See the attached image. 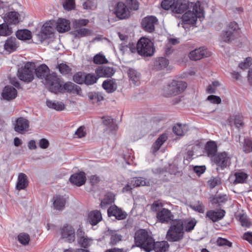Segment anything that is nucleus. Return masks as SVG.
I'll return each mask as SVG.
<instances>
[{
	"instance_id": "obj_1",
	"label": "nucleus",
	"mask_w": 252,
	"mask_h": 252,
	"mask_svg": "<svg viewBox=\"0 0 252 252\" xmlns=\"http://www.w3.org/2000/svg\"><path fill=\"white\" fill-rule=\"evenodd\" d=\"M173 12L182 14L185 12L182 16V21L186 24L194 25L197 18H201L203 15L200 5L188 0H176L173 9Z\"/></svg>"
},
{
	"instance_id": "obj_2",
	"label": "nucleus",
	"mask_w": 252,
	"mask_h": 252,
	"mask_svg": "<svg viewBox=\"0 0 252 252\" xmlns=\"http://www.w3.org/2000/svg\"><path fill=\"white\" fill-rule=\"evenodd\" d=\"M184 221L182 220H175L171 223L166 238L170 242H179L184 236Z\"/></svg>"
},
{
	"instance_id": "obj_3",
	"label": "nucleus",
	"mask_w": 252,
	"mask_h": 252,
	"mask_svg": "<svg viewBox=\"0 0 252 252\" xmlns=\"http://www.w3.org/2000/svg\"><path fill=\"white\" fill-rule=\"evenodd\" d=\"M134 239L136 246L141 247L147 252L152 250L154 240L145 230L140 229L136 231Z\"/></svg>"
},
{
	"instance_id": "obj_4",
	"label": "nucleus",
	"mask_w": 252,
	"mask_h": 252,
	"mask_svg": "<svg viewBox=\"0 0 252 252\" xmlns=\"http://www.w3.org/2000/svg\"><path fill=\"white\" fill-rule=\"evenodd\" d=\"M187 86L185 81L173 80L170 83L163 87L162 94L168 97L177 95L183 93Z\"/></svg>"
},
{
	"instance_id": "obj_5",
	"label": "nucleus",
	"mask_w": 252,
	"mask_h": 252,
	"mask_svg": "<svg viewBox=\"0 0 252 252\" xmlns=\"http://www.w3.org/2000/svg\"><path fill=\"white\" fill-rule=\"evenodd\" d=\"M137 53L144 57H151L155 52L154 43L149 38L141 37L138 41L136 45Z\"/></svg>"
},
{
	"instance_id": "obj_6",
	"label": "nucleus",
	"mask_w": 252,
	"mask_h": 252,
	"mask_svg": "<svg viewBox=\"0 0 252 252\" xmlns=\"http://www.w3.org/2000/svg\"><path fill=\"white\" fill-rule=\"evenodd\" d=\"M35 65L34 63L27 62L18 70L17 76L19 79L26 83H30L34 79V70Z\"/></svg>"
},
{
	"instance_id": "obj_7",
	"label": "nucleus",
	"mask_w": 252,
	"mask_h": 252,
	"mask_svg": "<svg viewBox=\"0 0 252 252\" xmlns=\"http://www.w3.org/2000/svg\"><path fill=\"white\" fill-rule=\"evenodd\" d=\"M238 30V25L236 22H232L228 25L227 30L223 31L221 35L222 40L225 42H229L235 38V34Z\"/></svg>"
},
{
	"instance_id": "obj_8",
	"label": "nucleus",
	"mask_w": 252,
	"mask_h": 252,
	"mask_svg": "<svg viewBox=\"0 0 252 252\" xmlns=\"http://www.w3.org/2000/svg\"><path fill=\"white\" fill-rule=\"evenodd\" d=\"M46 84L49 85V91L55 94L62 92L63 85L60 79L55 73H52L48 77Z\"/></svg>"
},
{
	"instance_id": "obj_9",
	"label": "nucleus",
	"mask_w": 252,
	"mask_h": 252,
	"mask_svg": "<svg viewBox=\"0 0 252 252\" xmlns=\"http://www.w3.org/2000/svg\"><path fill=\"white\" fill-rule=\"evenodd\" d=\"M158 22V18L153 15H148L142 19L141 25L142 29L149 33L153 32L155 30V25Z\"/></svg>"
},
{
	"instance_id": "obj_10",
	"label": "nucleus",
	"mask_w": 252,
	"mask_h": 252,
	"mask_svg": "<svg viewBox=\"0 0 252 252\" xmlns=\"http://www.w3.org/2000/svg\"><path fill=\"white\" fill-rule=\"evenodd\" d=\"M114 13L121 20L127 19L130 16V11L127 6L122 1H119L116 4Z\"/></svg>"
},
{
	"instance_id": "obj_11",
	"label": "nucleus",
	"mask_w": 252,
	"mask_h": 252,
	"mask_svg": "<svg viewBox=\"0 0 252 252\" xmlns=\"http://www.w3.org/2000/svg\"><path fill=\"white\" fill-rule=\"evenodd\" d=\"M230 159L228 154L224 152L218 154L215 157L214 160L219 167L223 169L230 164Z\"/></svg>"
},
{
	"instance_id": "obj_12",
	"label": "nucleus",
	"mask_w": 252,
	"mask_h": 252,
	"mask_svg": "<svg viewBox=\"0 0 252 252\" xmlns=\"http://www.w3.org/2000/svg\"><path fill=\"white\" fill-rule=\"evenodd\" d=\"M60 234L63 239H66L69 243L75 239V232L74 228L70 225L65 224L61 228Z\"/></svg>"
},
{
	"instance_id": "obj_13",
	"label": "nucleus",
	"mask_w": 252,
	"mask_h": 252,
	"mask_svg": "<svg viewBox=\"0 0 252 252\" xmlns=\"http://www.w3.org/2000/svg\"><path fill=\"white\" fill-rule=\"evenodd\" d=\"M210 55V52L204 47H202L191 51L189 53V57L191 60L197 61L202 58L208 57Z\"/></svg>"
},
{
	"instance_id": "obj_14",
	"label": "nucleus",
	"mask_w": 252,
	"mask_h": 252,
	"mask_svg": "<svg viewBox=\"0 0 252 252\" xmlns=\"http://www.w3.org/2000/svg\"><path fill=\"white\" fill-rule=\"evenodd\" d=\"M173 217L174 215L171 212L165 208H162L157 213V218L161 223H168L170 220H173Z\"/></svg>"
},
{
	"instance_id": "obj_15",
	"label": "nucleus",
	"mask_w": 252,
	"mask_h": 252,
	"mask_svg": "<svg viewBox=\"0 0 252 252\" xmlns=\"http://www.w3.org/2000/svg\"><path fill=\"white\" fill-rule=\"evenodd\" d=\"M4 22L8 25H17L20 22V14L16 11L7 12L3 17Z\"/></svg>"
},
{
	"instance_id": "obj_16",
	"label": "nucleus",
	"mask_w": 252,
	"mask_h": 252,
	"mask_svg": "<svg viewBox=\"0 0 252 252\" xmlns=\"http://www.w3.org/2000/svg\"><path fill=\"white\" fill-rule=\"evenodd\" d=\"M107 213L109 217L114 216L119 220L125 219L127 216L125 212L116 205L110 206L107 210Z\"/></svg>"
},
{
	"instance_id": "obj_17",
	"label": "nucleus",
	"mask_w": 252,
	"mask_h": 252,
	"mask_svg": "<svg viewBox=\"0 0 252 252\" xmlns=\"http://www.w3.org/2000/svg\"><path fill=\"white\" fill-rule=\"evenodd\" d=\"M49 71L48 66L45 64H42L37 68L34 67V73L37 78L41 79H45L46 82L48 77L51 74Z\"/></svg>"
},
{
	"instance_id": "obj_18",
	"label": "nucleus",
	"mask_w": 252,
	"mask_h": 252,
	"mask_svg": "<svg viewBox=\"0 0 252 252\" xmlns=\"http://www.w3.org/2000/svg\"><path fill=\"white\" fill-rule=\"evenodd\" d=\"M95 72L98 77H111L115 71L113 67L99 66L95 69Z\"/></svg>"
},
{
	"instance_id": "obj_19",
	"label": "nucleus",
	"mask_w": 252,
	"mask_h": 252,
	"mask_svg": "<svg viewBox=\"0 0 252 252\" xmlns=\"http://www.w3.org/2000/svg\"><path fill=\"white\" fill-rule=\"evenodd\" d=\"M18 46L17 39L15 37L10 36L5 41L3 48L5 51L11 53L16 51Z\"/></svg>"
},
{
	"instance_id": "obj_20",
	"label": "nucleus",
	"mask_w": 252,
	"mask_h": 252,
	"mask_svg": "<svg viewBox=\"0 0 252 252\" xmlns=\"http://www.w3.org/2000/svg\"><path fill=\"white\" fill-rule=\"evenodd\" d=\"M65 91L68 93L76 94L81 95L82 90L80 86L71 82H67L65 83L62 87V91Z\"/></svg>"
},
{
	"instance_id": "obj_21",
	"label": "nucleus",
	"mask_w": 252,
	"mask_h": 252,
	"mask_svg": "<svg viewBox=\"0 0 252 252\" xmlns=\"http://www.w3.org/2000/svg\"><path fill=\"white\" fill-rule=\"evenodd\" d=\"M225 214V212L221 209L209 210L207 212L206 217L209 218L213 222H216L222 219Z\"/></svg>"
},
{
	"instance_id": "obj_22",
	"label": "nucleus",
	"mask_w": 252,
	"mask_h": 252,
	"mask_svg": "<svg viewBox=\"0 0 252 252\" xmlns=\"http://www.w3.org/2000/svg\"><path fill=\"white\" fill-rule=\"evenodd\" d=\"M56 26L58 32L63 33L70 30V22L68 20L60 18L56 22Z\"/></svg>"
},
{
	"instance_id": "obj_23",
	"label": "nucleus",
	"mask_w": 252,
	"mask_h": 252,
	"mask_svg": "<svg viewBox=\"0 0 252 252\" xmlns=\"http://www.w3.org/2000/svg\"><path fill=\"white\" fill-rule=\"evenodd\" d=\"M77 236L78 243L81 247L87 248L91 245L93 240L85 236V232L81 229L77 230Z\"/></svg>"
},
{
	"instance_id": "obj_24",
	"label": "nucleus",
	"mask_w": 252,
	"mask_h": 252,
	"mask_svg": "<svg viewBox=\"0 0 252 252\" xmlns=\"http://www.w3.org/2000/svg\"><path fill=\"white\" fill-rule=\"evenodd\" d=\"M127 75L130 84L134 86H139L140 84L141 74L136 69L129 68L127 70Z\"/></svg>"
},
{
	"instance_id": "obj_25",
	"label": "nucleus",
	"mask_w": 252,
	"mask_h": 252,
	"mask_svg": "<svg viewBox=\"0 0 252 252\" xmlns=\"http://www.w3.org/2000/svg\"><path fill=\"white\" fill-rule=\"evenodd\" d=\"M17 91L15 88L11 86H6L2 91V96L4 99L10 100L16 97Z\"/></svg>"
},
{
	"instance_id": "obj_26",
	"label": "nucleus",
	"mask_w": 252,
	"mask_h": 252,
	"mask_svg": "<svg viewBox=\"0 0 252 252\" xmlns=\"http://www.w3.org/2000/svg\"><path fill=\"white\" fill-rule=\"evenodd\" d=\"M69 180L72 184L78 187L81 186L85 183V174L83 172L75 173L71 176Z\"/></svg>"
},
{
	"instance_id": "obj_27",
	"label": "nucleus",
	"mask_w": 252,
	"mask_h": 252,
	"mask_svg": "<svg viewBox=\"0 0 252 252\" xmlns=\"http://www.w3.org/2000/svg\"><path fill=\"white\" fill-rule=\"evenodd\" d=\"M53 202L54 209L57 210L62 211L64 208L66 200L63 196L57 195L53 197Z\"/></svg>"
},
{
	"instance_id": "obj_28",
	"label": "nucleus",
	"mask_w": 252,
	"mask_h": 252,
	"mask_svg": "<svg viewBox=\"0 0 252 252\" xmlns=\"http://www.w3.org/2000/svg\"><path fill=\"white\" fill-rule=\"evenodd\" d=\"M29 126V122L27 120L23 118H19L17 120L15 130L22 133L24 131H27Z\"/></svg>"
},
{
	"instance_id": "obj_29",
	"label": "nucleus",
	"mask_w": 252,
	"mask_h": 252,
	"mask_svg": "<svg viewBox=\"0 0 252 252\" xmlns=\"http://www.w3.org/2000/svg\"><path fill=\"white\" fill-rule=\"evenodd\" d=\"M29 182L27 176L23 173L19 174L16 184L17 189L20 190L25 189L28 186Z\"/></svg>"
},
{
	"instance_id": "obj_30",
	"label": "nucleus",
	"mask_w": 252,
	"mask_h": 252,
	"mask_svg": "<svg viewBox=\"0 0 252 252\" xmlns=\"http://www.w3.org/2000/svg\"><path fill=\"white\" fill-rule=\"evenodd\" d=\"M102 220V216L100 211L94 210L91 212L88 216V220L92 225H96Z\"/></svg>"
},
{
	"instance_id": "obj_31",
	"label": "nucleus",
	"mask_w": 252,
	"mask_h": 252,
	"mask_svg": "<svg viewBox=\"0 0 252 252\" xmlns=\"http://www.w3.org/2000/svg\"><path fill=\"white\" fill-rule=\"evenodd\" d=\"M102 86L108 93L114 92L117 88L116 83L113 80H105L103 81Z\"/></svg>"
},
{
	"instance_id": "obj_32",
	"label": "nucleus",
	"mask_w": 252,
	"mask_h": 252,
	"mask_svg": "<svg viewBox=\"0 0 252 252\" xmlns=\"http://www.w3.org/2000/svg\"><path fill=\"white\" fill-rule=\"evenodd\" d=\"M248 175L244 172H236L234 175H231L229 177L231 181L233 180L234 184L244 183L245 182Z\"/></svg>"
},
{
	"instance_id": "obj_33",
	"label": "nucleus",
	"mask_w": 252,
	"mask_h": 252,
	"mask_svg": "<svg viewBox=\"0 0 252 252\" xmlns=\"http://www.w3.org/2000/svg\"><path fill=\"white\" fill-rule=\"evenodd\" d=\"M169 248V244L167 241H161L155 242L154 241L153 247L156 252H165Z\"/></svg>"
},
{
	"instance_id": "obj_34",
	"label": "nucleus",
	"mask_w": 252,
	"mask_h": 252,
	"mask_svg": "<svg viewBox=\"0 0 252 252\" xmlns=\"http://www.w3.org/2000/svg\"><path fill=\"white\" fill-rule=\"evenodd\" d=\"M70 33L75 38H79L90 35L92 33V31L87 28H81L78 30L71 31Z\"/></svg>"
},
{
	"instance_id": "obj_35",
	"label": "nucleus",
	"mask_w": 252,
	"mask_h": 252,
	"mask_svg": "<svg viewBox=\"0 0 252 252\" xmlns=\"http://www.w3.org/2000/svg\"><path fill=\"white\" fill-rule=\"evenodd\" d=\"M108 235L110 236L109 244L111 246L116 245L122 240V236L115 230H109Z\"/></svg>"
},
{
	"instance_id": "obj_36",
	"label": "nucleus",
	"mask_w": 252,
	"mask_h": 252,
	"mask_svg": "<svg viewBox=\"0 0 252 252\" xmlns=\"http://www.w3.org/2000/svg\"><path fill=\"white\" fill-rule=\"evenodd\" d=\"M17 38L21 40H29L32 37V33L30 31L27 29L18 30L16 32Z\"/></svg>"
},
{
	"instance_id": "obj_37",
	"label": "nucleus",
	"mask_w": 252,
	"mask_h": 252,
	"mask_svg": "<svg viewBox=\"0 0 252 252\" xmlns=\"http://www.w3.org/2000/svg\"><path fill=\"white\" fill-rule=\"evenodd\" d=\"M12 33V28L7 23L4 22L0 24V36H8Z\"/></svg>"
},
{
	"instance_id": "obj_38",
	"label": "nucleus",
	"mask_w": 252,
	"mask_h": 252,
	"mask_svg": "<svg viewBox=\"0 0 252 252\" xmlns=\"http://www.w3.org/2000/svg\"><path fill=\"white\" fill-rule=\"evenodd\" d=\"M188 130V126L186 125L177 124L173 127L174 133L178 136L184 135Z\"/></svg>"
},
{
	"instance_id": "obj_39",
	"label": "nucleus",
	"mask_w": 252,
	"mask_h": 252,
	"mask_svg": "<svg viewBox=\"0 0 252 252\" xmlns=\"http://www.w3.org/2000/svg\"><path fill=\"white\" fill-rule=\"evenodd\" d=\"M87 96L90 100L93 103L99 102L104 99L103 94L99 92H91L87 94Z\"/></svg>"
},
{
	"instance_id": "obj_40",
	"label": "nucleus",
	"mask_w": 252,
	"mask_h": 252,
	"mask_svg": "<svg viewBox=\"0 0 252 252\" xmlns=\"http://www.w3.org/2000/svg\"><path fill=\"white\" fill-rule=\"evenodd\" d=\"M46 105L49 108L55 110H63L64 108V103L60 101L47 100L46 101Z\"/></svg>"
},
{
	"instance_id": "obj_41",
	"label": "nucleus",
	"mask_w": 252,
	"mask_h": 252,
	"mask_svg": "<svg viewBox=\"0 0 252 252\" xmlns=\"http://www.w3.org/2000/svg\"><path fill=\"white\" fill-rule=\"evenodd\" d=\"M206 150L208 157H214L217 151L216 143L214 141L208 142L206 146Z\"/></svg>"
},
{
	"instance_id": "obj_42",
	"label": "nucleus",
	"mask_w": 252,
	"mask_h": 252,
	"mask_svg": "<svg viewBox=\"0 0 252 252\" xmlns=\"http://www.w3.org/2000/svg\"><path fill=\"white\" fill-rule=\"evenodd\" d=\"M167 139V135L166 134L163 133L160 135L153 145L154 151H158Z\"/></svg>"
},
{
	"instance_id": "obj_43",
	"label": "nucleus",
	"mask_w": 252,
	"mask_h": 252,
	"mask_svg": "<svg viewBox=\"0 0 252 252\" xmlns=\"http://www.w3.org/2000/svg\"><path fill=\"white\" fill-rule=\"evenodd\" d=\"M54 25L51 21L46 22L43 24L41 28V33L45 36L50 35L53 33L54 29L53 26ZM46 38V37H45Z\"/></svg>"
},
{
	"instance_id": "obj_44",
	"label": "nucleus",
	"mask_w": 252,
	"mask_h": 252,
	"mask_svg": "<svg viewBox=\"0 0 252 252\" xmlns=\"http://www.w3.org/2000/svg\"><path fill=\"white\" fill-rule=\"evenodd\" d=\"M130 184L133 188H135L140 186L148 185L149 182L142 177H134L131 179Z\"/></svg>"
},
{
	"instance_id": "obj_45",
	"label": "nucleus",
	"mask_w": 252,
	"mask_h": 252,
	"mask_svg": "<svg viewBox=\"0 0 252 252\" xmlns=\"http://www.w3.org/2000/svg\"><path fill=\"white\" fill-rule=\"evenodd\" d=\"M98 78L94 74L86 73L84 78L85 81L84 84L87 86L93 85L96 83Z\"/></svg>"
},
{
	"instance_id": "obj_46",
	"label": "nucleus",
	"mask_w": 252,
	"mask_h": 252,
	"mask_svg": "<svg viewBox=\"0 0 252 252\" xmlns=\"http://www.w3.org/2000/svg\"><path fill=\"white\" fill-rule=\"evenodd\" d=\"M155 65L158 69H162L167 66L169 64V60L164 57H159L155 62Z\"/></svg>"
},
{
	"instance_id": "obj_47",
	"label": "nucleus",
	"mask_w": 252,
	"mask_h": 252,
	"mask_svg": "<svg viewBox=\"0 0 252 252\" xmlns=\"http://www.w3.org/2000/svg\"><path fill=\"white\" fill-rule=\"evenodd\" d=\"M228 121L230 124L234 123V125L238 128L243 126V118L239 115L231 117L228 119Z\"/></svg>"
},
{
	"instance_id": "obj_48",
	"label": "nucleus",
	"mask_w": 252,
	"mask_h": 252,
	"mask_svg": "<svg viewBox=\"0 0 252 252\" xmlns=\"http://www.w3.org/2000/svg\"><path fill=\"white\" fill-rule=\"evenodd\" d=\"M85 73L81 71L76 72L73 76V81L78 84H83L85 82L84 78H85Z\"/></svg>"
},
{
	"instance_id": "obj_49",
	"label": "nucleus",
	"mask_w": 252,
	"mask_h": 252,
	"mask_svg": "<svg viewBox=\"0 0 252 252\" xmlns=\"http://www.w3.org/2000/svg\"><path fill=\"white\" fill-rule=\"evenodd\" d=\"M18 240L19 242L23 245H27L30 241V235L26 233H20L18 235Z\"/></svg>"
},
{
	"instance_id": "obj_50",
	"label": "nucleus",
	"mask_w": 252,
	"mask_h": 252,
	"mask_svg": "<svg viewBox=\"0 0 252 252\" xmlns=\"http://www.w3.org/2000/svg\"><path fill=\"white\" fill-rule=\"evenodd\" d=\"M89 22V21L88 19H75L72 22V25L74 29H78L87 25Z\"/></svg>"
},
{
	"instance_id": "obj_51",
	"label": "nucleus",
	"mask_w": 252,
	"mask_h": 252,
	"mask_svg": "<svg viewBox=\"0 0 252 252\" xmlns=\"http://www.w3.org/2000/svg\"><path fill=\"white\" fill-rule=\"evenodd\" d=\"M196 224V221L195 219H192L186 221L184 222V229L187 232H190L193 229Z\"/></svg>"
},
{
	"instance_id": "obj_52",
	"label": "nucleus",
	"mask_w": 252,
	"mask_h": 252,
	"mask_svg": "<svg viewBox=\"0 0 252 252\" xmlns=\"http://www.w3.org/2000/svg\"><path fill=\"white\" fill-rule=\"evenodd\" d=\"M175 1V0H163L161 3V6L165 10L171 9L173 11Z\"/></svg>"
},
{
	"instance_id": "obj_53",
	"label": "nucleus",
	"mask_w": 252,
	"mask_h": 252,
	"mask_svg": "<svg viewBox=\"0 0 252 252\" xmlns=\"http://www.w3.org/2000/svg\"><path fill=\"white\" fill-rule=\"evenodd\" d=\"M60 72L63 75H67L70 73L71 68L66 64L62 63L58 65Z\"/></svg>"
},
{
	"instance_id": "obj_54",
	"label": "nucleus",
	"mask_w": 252,
	"mask_h": 252,
	"mask_svg": "<svg viewBox=\"0 0 252 252\" xmlns=\"http://www.w3.org/2000/svg\"><path fill=\"white\" fill-rule=\"evenodd\" d=\"M93 62L95 64H101L106 63L108 61L104 55L98 54L94 56Z\"/></svg>"
},
{
	"instance_id": "obj_55",
	"label": "nucleus",
	"mask_w": 252,
	"mask_h": 252,
	"mask_svg": "<svg viewBox=\"0 0 252 252\" xmlns=\"http://www.w3.org/2000/svg\"><path fill=\"white\" fill-rule=\"evenodd\" d=\"M87 132L86 127L84 126H80L75 131L74 137L81 138L86 135Z\"/></svg>"
},
{
	"instance_id": "obj_56",
	"label": "nucleus",
	"mask_w": 252,
	"mask_h": 252,
	"mask_svg": "<svg viewBox=\"0 0 252 252\" xmlns=\"http://www.w3.org/2000/svg\"><path fill=\"white\" fill-rule=\"evenodd\" d=\"M243 149L245 153L252 152V141L249 139H245Z\"/></svg>"
},
{
	"instance_id": "obj_57",
	"label": "nucleus",
	"mask_w": 252,
	"mask_h": 252,
	"mask_svg": "<svg viewBox=\"0 0 252 252\" xmlns=\"http://www.w3.org/2000/svg\"><path fill=\"white\" fill-rule=\"evenodd\" d=\"M127 3L129 10H137L139 9V3L137 0H129Z\"/></svg>"
},
{
	"instance_id": "obj_58",
	"label": "nucleus",
	"mask_w": 252,
	"mask_h": 252,
	"mask_svg": "<svg viewBox=\"0 0 252 252\" xmlns=\"http://www.w3.org/2000/svg\"><path fill=\"white\" fill-rule=\"evenodd\" d=\"M190 207L194 210L200 213H203L205 209L204 206L200 201H198L197 203H195L190 205Z\"/></svg>"
},
{
	"instance_id": "obj_59",
	"label": "nucleus",
	"mask_w": 252,
	"mask_h": 252,
	"mask_svg": "<svg viewBox=\"0 0 252 252\" xmlns=\"http://www.w3.org/2000/svg\"><path fill=\"white\" fill-rule=\"evenodd\" d=\"M217 244L219 246H227L229 248L231 247L232 243L226 239L219 238L217 241Z\"/></svg>"
},
{
	"instance_id": "obj_60",
	"label": "nucleus",
	"mask_w": 252,
	"mask_h": 252,
	"mask_svg": "<svg viewBox=\"0 0 252 252\" xmlns=\"http://www.w3.org/2000/svg\"><path fill=\"white\" fill-rule=\"evenodd\" d=\"M114 196L113 194L111 193H107L104 196L103 199V204L106 203L110 204L114 201Z\"/></svg>"
},
{
	"instance_id": "obj_61",
	"label": "nucleus",
	"mask_w": 252,
	"mask_h": 252,
	"mask_svg": "<svg viewBox=\"0 0 252 252\" xmlns=\"http://www.w3.org/2000/svg\"><path fill=\"white\" fill-rule=\"evenodd\" d=\"M63 6L65 10H72L75 7V1L74 0H66Z\"/></svg>"
},
{
	"instance_id": "obj_62",
	"label": "nucleus",
	"mask_w": 252,
	"mask_h": 252,
	"mask_svg": "<svg viewBox=\"0 0 252 252\" xmlns=\"http://www.w3.org/2000/svg\"><path fill=\"white\" fill-rule=\"evenodd\" d=\"M251 61L252 58L251 57H248L245 59L244 62H242L239 64V66L243 69H247L251 66L252 64Z\"/></svg>"
},
{
	"instance_id": "obj_63",
	"label": "nucleus",
	"mask_w": 252,
	"mask_h": 252,
	"mask_svg": "<svg viewBox=\"0 0 252 252\" xmlns=\"http://www.w3.org/2000/svg\"><path fill=\"white\" fill-rule=\"evenodd\" d=\"M207 100L214 104H220L221 103V100L220 97L215 95H210L207 97Z\"/></svg>"
},
{
	"instance_id": "obj_64",
	"label": "nucleus",
	"mask_w": 252,
	"mask_h": 252,
	"mask_svg": "<svg viewBox=\"0 0 252 252\" xmlns=\"http://www.w3.org/2000/svg\"><path fill=\"white\" fill-rule=\"evenodd\" d=\"M162 206V204L160 201H155L151 206V209L153 211L158 212L161 210Z\"/></svg>"
}]
</instances>
